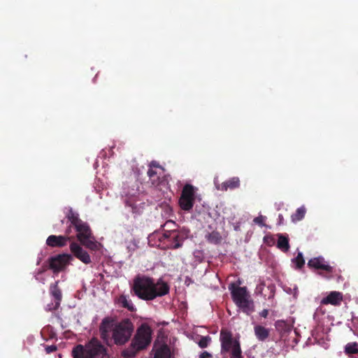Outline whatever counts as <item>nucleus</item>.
<instances>
[{
	"label": "nucleus",
	"instance_id": "obj_1",
	"mask_svg": "<svg viewBox=\"0 0 358 358\" xmlns=\"http://www.w3.org/2000/svg\"><path fill=\"white\" fill-rule=\"evenodd\" d=\"M169 286L166 282H155L151 278L137 276L134 280L132 290L136 296L145 301H151L158 296H162L169 292Z\"/></svg>",
	"mask_w": 358,
	"mask_h": 358
},
{
	"label": "nucleus",
	"instance_id": "obj_2",
	"mask_svg": "<svg viewBox=\"0 0 358 358\" xmlns=\"http://www.w3.org/2000/svg\"><path fill=\"white\" fill-rule=\"evenodd\" d=\"M153 331L147 323H142L136 329L129 346L123 351L126 357H134L136 354L146 349L151 343Z\"/></svg>",
	"mask_w": 358,
	"mask_h": 358
},
{
	"label": "nucleus",
	"instance_id": "obj_3",
	"mask_svg": "<svg viewBox=\"0 0 358 358\" xmlns=\"http://www.w3.org/2000/svg\"><path fill=\"white\" fill-rule=\"evenodd\" d=\"M72 356L73 358H108L106 347L96 338H92L85 345L75 346Z\"/></svg>",
	"mask_w": 358,
	"mask_h": 358
},
{
	"label": "nucleus",
	"instance_id": "obj_4",
	"mask_svg": "<svg viewBox=\"0 0 358 358\" xmlns=\"http://www.w3.org/2000/svg\"><path fill=\"white\" fill-rule=\"evenodd\" d=\"M229 289L231 291L233 301L243 313L250 315L255 311L254 301L245 287L231 283L229 286Z\"/></svg>",
	"mask_w": 358,
	"mask_h": 358
},
{
	"label": "nucleus",
	"instance_id": "obj_5",
	"mask_svg": "<svg viewBox=\"0 0 358 358\" xmlns=\"http://www.w3.org/2000/svg\"><path fill=\"white\" fill-rule=\"evenodd\" d=\"M220 341L221 343V354H229L231 358H243L240 343L236 338H234L232 333L222 329L220 334Z\"/></svg>",
	"mask_w": 358,
	"mask_h": 358
},
{
	"label": "nucleus",
	"instance_id": "obj_6",
	"mask_svg": "<svg viewBox=\"0 0 358 358\" xmlns=\"http://www.w3.org/2000/svg\"><path fill=\"white\" fill-rule=\"evenodd\" d=\"M134 325L130 319L125 318L115 323L113 328L112 338L117 345L127 343L134 332Z\"/></svg>",
	"mask_w": 358,
	"mask_h": 358
},
{
	"label": "nucleus",
	"instance_id": "obj_7",
	"mask_svg": "<svg viewBox=\"0 0 358 358\" xmlns=\"http://www.w3.org/2000/svg\"><path fill=\"white\" fill-rule=\"evenodd\" d=\"M197 188L191 184H185L182 189L178 203L180 208L184 210L189 212L195 203L196 198Z\"/></svg>",
	"mask_w": 358,
	"mask_h": 358
},
{
	"label": "nucleus",
	"instance_id": "obj_8",
	"mask_svg": "<svg viewBox=\"0 0 358 358\" xmlns=\"http://www.w3.org/2000/svg\"><path fill=\"white\" fill-rule=\"evenodd\" d=\"M308 266L313 270H320L321 271L318 273L327 279H331L336 275V269L330 266L322 256L309 259Z\"/></svg>",
	"mask_w": 358,
	"mask_h": 358
},
{
	"label": "nucleus",
	"instance_id": "obj_9",
	"mask_svg": "<svg viewBox=\"0 0 358 358\" xmlns=\"http://www.w3.org/2000/svg\"><path fill=\"white\" fill-rule=\"evenodd\" d=\"M74 229L76 232V238L83 246H97L96 238L87 222H83Z\"/></svg>",
	"mask_w": 358,
	"mask_h": 358
},
{
	"label": "nucleus",
	"instance_id": "obj_10",
	"mask_svg": "<svg viewBox=\"0 0 358 358\" xmlns=\"http://www.w3.org/2000/svg\"><path fill=\"white\" fill-rule=\"evenodd\" d=\"M73 259V257L69 254H59L50 257L48 259V268L54 273L64 271Z\"/></svg>",
	"mask_w": 358,
	"mask_h": 358
},
{
	"label": "nucleus",
	"instance_id": "obj_11",
	"mask_svg": "<svg viewBox=\"0 0 358 358\" xmlns=\"http://www.w3.org/2000/svg\"><path fill=\"white\" fill-rule=\"evenodd\" d=\"M114 322V319L110 317H106L102 320L99 326V332L103 340L107 341L110 338V331H113L115 324Z\"/></svg>",
	"mask_w": 358,
	"mask_h": 358
},
{
	"label": "nucleus",
	"instance_id": "obj_12",
	"mask_svg": "<svg viewBox=\"0 0 358 358\" xmlns=\"http://www.w3.org/2000/svg\"><path fill=\"white\" fill-rule=\"evenodd\" d=\"M73 237H70L68 234L65 236L51 235L46 240L48 246H65L68 241H70Z\"/></svg>",
	"mask_w": 358,
	"mask_h": 358
},
{
	"label": "nucleus",
	"instance_id": "obj_13",
	"mask_svg": "<svg viewBox=\"0 0 358 358\" xmlns=\"http://www.w3.org/2000/svg\"><path fill=\"white\" fill-rule=\"evenodd\" d=\"M343 299V296L341 292L333 291L322 299L321 303L323 305L331 304L333 306H339Z\"/></svg>",
	"mask_w": 358,
	"mask_h": 358
},
{
	"label": "nucleus",
	"instance_id": "obj_14",
	"mask_svg": "<svg viewBox=\"0 0 358 358\" xmlns=\"http://www.w3.org/2000/svg\"><path fill=\"white\" fill-rule=\"evenodd\" d=\"M59 280L51 284L50 286V293L55 300V303L53 309H57L60 305V302L62 299V294L60 288L58 286Z\"/></svg>",
	"mask_w": 358,
	"mask_h": 358
},
{
	"label": "nucleus",
	"instance_id": "obj_15",
	"mask_svg": "<svg viewBox=\"0 0 358 358\" xmlns=\"http://www.w3.org/2000/svg\"><path fill=\"white\" fill-rule=\"evenodd\" d=\"M73 255L85 264L91 263V257L83 248H71Z\"/></svg>",
	"mask_w": 358,
	"mask_h": 358
},
{
	"label": "nucleus",
	"instance_id": "obj_16",
	"mask_svg": "<svg viewBox=\"0 0 358 358\" xmlns=\"http://www.w3.org/2000/svg\"><path fill=\"white\" fill-rule=\"evenodd\" d=\"M254 332L257 340L262 342L265 341L270 336L269 329L259 324L254 327Z\"/></svg>",
	"mask_w": 358,
	"mask_h": 358
},
{
	"label": "nucleus",
	"instance_id": "obj_17",
	"mask_svg": "<svg viewBox=\"0 0 358 358\" xmlns=\"http://www.w3.org/2000/svg\"><path fill=\"white\" fill-rule=\"evenodd\" d=\"M240 185V180L238 178H232L222 183L221 187L220 188L222 191H227L228 189H235L238 187Z\"/></svg>",
	"mask_w": 358,
	"mask_h": 358
},
{
	"label": "nucleus",
	"instance_id": "obj_18",
	"mask_svg": "<svg viewBox=\"0 0 358 358\" xmlns=\"http://www.w3.org/2000/svg\"><path fill=\"white\" fill-rule=\"evenodd\" d=\"M66 217L71 222V226H73V227H77L78 224L84 222L80 219L79 215L74 212L72 208L69 210V212L66 214Z\"/></svg>",
	"mask_w": 358,
	"mask_h": 358
},
{
	"label": "nucleus",
	"instance_id": "obj_19",
	"mask_svg": "<svg viewBox=\"0 0 358 358\" xmlns=\"http://www.w3.org/2000/svg\"><path fill=\"white\" fill-rule=\"evenodd\" d=\"M171 350L167 345H163L155 352L154 358H170Z\"/></svg>",
	"mask_w": 358,
	"mask_h": 358
},
{
	"label": "nucleus",
	"instance_id": "obj_20",
	"mask_svg": "<svg viewBox=\"0 0 358 358\" xmlns=\"http://www.w3.org/2000/svg\"><path fill=\"white\" fill-rule=\"evenodd\" d=\"M119 303L122 306V307L127 308L131 312H134L136 310V308L134 306L133 303L131 300H129L126 296L121 295L118 299Z\"/></svg>",
	"mask_w": 358,
	"mask_h": 358
},
{
	"label": "nucleus",
	"instance_id": "obj_21",
	"mask_svg": "<svg viewBox=\"0 0 358 358\" xmlns=\"http://www.w3.org/2000/svg\"><path fill=\"white\" fill-rule=\"evenodd\" d=\"M148 176L152 185L157 186L159 185L160 177L156 170L154 169H149L148 171Z\"/></svg>",
	"mask_w": 358,
	"mask_h": 358
},
{
	"label": "nucleus",
	"instance_id": "obj_22",
	"mask_svg": "<svg viewBox=\"0 0 358 358\" xmlns=\"http://www.w3.org/2000/svg\"><path fill=\"white\" fill-rule=\"evenodd\" d=\"M206 237L208 243L213 245L220 244L222 239L220 234L217 231L209 233L206 236Z\"/></svg>",
	"mask_w": 358,
	"mask_h": 358
},
{
	"label": "nucleus",
	"instance_id": "obj_23",
	"mask_svg": "<svg viewBox=\"0 0 358 358\" xmlns=\"http://www.w3.org/2000/svg\"><path fill=\"white\" fill-rule=\"evenodd\" d=\"M344 352L348 355L358 354V343L357 342L347 343L345 346Z\"/></svg>",
	"mask_w": 358,
	"mask_h": 358
},
{
	"label": "nucleus",
	"instance_id": "obj_24",
	"mask_svg": "<svg viewBox=\"0 0 358 358\" xmlns=\"http://www.w3.org/2000/svg\"><path fill=\"white\" fill-rule=\"evenodd\" d=\"M292 262L294 265V268L296 269H301L302 267H303L305 264V260L303 257L302 252H299L297 256L295 258L292 259Z\"/></svg>",
	"mask_w": 358,
	"mask_h": 358
},
{
	"label": "nucleus",
	"instance_id": "obj_25",
	"mask_svg": "<svg viewBox=\"0 0 358 358\" xmlns=\"http://www.w3.org/2000/svg\"><path fill=\"white\" fill-rule=\"evenodd\" d=\"M306 213V210L303 206L296 209V212L292 215V220L293 222H298L301 220Z\"/></svg>",
	"mask_w": 358,
	"mask_h": 358
},
{
	"label": "nucleus",
	"instance_id": "obj_26",
	"mask_svg": "<svg viewBox=\"0 0 358 358\" xmlns=\"http://www.w3.org/2000/svg\"><path fill=\"white\" fill-rule=\"evenodd\" d=\"M275 246H289L288 236L285 234H277V244Z\"/></svg>",
	"mask_w": 358,
	"mask_h": 358
},
{
	"label": "nucleus",
	"instance_id": "obj_27",
	"mask_svg": "<svg viewBox=\"0 0 358 358\" xmlns=\"http://www.w3.org/2000/svg\"><path fill=\"white\" fill-rule=\"evenodd\" d=\"M264 242L267 246H274L277 243V234H267L264 237Z\"/></svg>",
	"mask_w": 358,
	"mask_h": 358
},
{
	"label": "nucleus",
	"instance_id": "obj_28",
	"mask_svg": "<svg viewBox=\"0 0 358 358\" xmlns=\"http://www.w3.org/2000/svg\"><path fill=\"white\" fill-rule=\"evenodd\" d=\"M210 341L211 338L209 336H202L198 342V345L201 348H205L208 346Z\"/></svg>",
	"mask_w": 358,
	"mask_h": 358
},
{
	"label": "nucleus",
	"instance_id": "obj_29",
	"mask_svg": "<svg viewBox=\"0 0 358 358\" xmlns=\"http://www.w3.org/2000/svg\"><path fill=\"white\" fill-rule=\"evenodd\" d=\"M194 257L196 261H197L198 262H201L203 260V259L205 258V255H204L203 250H200V249L195 250L194 252Z\"/></svg>",
	"mask_w": 358,
	"mask_h": 358
},
{
	"label": "nucleus",
	"instance_id": "obj_30",
	"mask_svg": "<svg viewBox=\"0 0 358 358\" xmlns=\"http://www.w3.org/2000/svg\"><path fill=\"white\" fill-rule=\"evenodd\" d=\"M268 290H269V294L268 296V299H271L274 296L275 294V287L273 285H268L267 287Z\"/></svg>",
	"mask_w": 358,
	"mask_h": 358
},
{
	"label": "nucleus",
	"instance_id": "obj_31",
	"mask_svg": "<svg viewBox=\"0 0 358 358\" xmlns=\"http://www.w3.org/2000/svg\"><path fill=\"white\" fill-rule=\"evenodd\" d=\"M57 350V348L56 345H48L46 346L45 348V351L47 353H51V352H55L56 350Z\"/></svg>",
	"mask_w": 358,
	"mask_h": 358
},
{
	"label": "nucleus",
	"instance_id": "obj_32",
	"mask_svg": "<svg viewBox=\"0 0 358 358\" xmlns=\"http://www.w3.org/2000/svg\"><path fill=\"white\" fill-rule=\"evenodd\" d=\"M264 217L263 216H259L254 219V222L261 226L264 225Z\"/></svg>",
	"mask_w": 358,
	"mask_h": 358
},
{
	"label": "nucleus",
	"instance_id": "obj_33",
	"mask_svg": "<svg viewBox=\"0 0 358 358\" xmlns=\"http://www.w3.org/2000/svg\"><path fill=\"white\" fill-rule=\"evenodd\" d=\"M199 358H212V355L206 351H204L199 355Z\"/></svg>",
	"mask_w": 358,
	"mask_h": 358
},
{
	"label": "nucleus",
	"instance_id": "obj_34",
	"mask_svg": "<svg viewBox=\"0 0 358 358\" xmlns=\"http://www.w3.org/2000/svg\"><path fill=\"white\" fill-rule=\"evenodd\" d=\"M264 286H265V285H264V284H261V285H259L257 289L258 292H259L262 295H263L264 297H266V294H264V293L263 292V291H264Z\"/></svg>",
	"mask_w": 358,
	"mask_h": 358
},
{
	"label": "nucleus",
	"instance_id": "obj_35",
	"mask_svg": "<svg viewBox=\"0 0 358 358\" xmlns=\"http://www.w3.org/2000/svg\"><path fill=\"white\" fill-rule=\"evenodd\" d=\"M154 168H159V169H162V168L160 166H159L156 162L153 161L150 164L149 169H154Z\"/></svg>",
	"mask_w": 358,
	"mask_h": 358
},
{
	"label": "nucleus",
	"instance_id": "obj_36",
	"mask_svg": "<svg viewBox=\"0 0 358 358\" xmlns=\"http://www.w3.org/2000/svg\"><path fill=\"white\" fill-rule=\"evenodd\" d=\"M259 315L261 317L266 318L268 315V310L267 309H264L260 312Z\"/></svg>",
	"mask_w": 358,
	"mask_h": 358
},
{
	"label": "nucleus",
	"instance_id": "obj_37",
	"mask_svg": "<svg viewBox=\"0 0 358 358\" xmlns=\"http://www.w3.org/2000/svg\"><path fill=\"white\" fill-rule=\"evenodd\" d=\"M54 306L55 305H53L52 303L48 304L47 306L46 310L48 311L55 310V309H53Z\"/></svg>",
	"mask_w": 358,
	"mask_h": 358
},
{
	"label": "nucleus",
	"instance_id": "obj_38",
	"mask_svg": "<svg viewBox=\"0 0 358 358\" xmlns=\"http://www.w3.org/2000/svg\"><path fill=\"white\" fill-rule=\"evenodd\" d=\"M70 246L77 247V246H80V245L78 244H77L76 243L72 242L70 243Z\"/></svg>",
	"mask_w": 358,
	"mask_h": 358
},
{
	"label": "nucleus",
	"instance_id": "obj_39",
	"mask_svg": "<svg viewBox=\"0 0 358 358\" xmlns=\"http://www.w3.org/2000/svg\"><path fill=\"white\" fill-rule=\"evenodd\" d=\"M282 249V250L285 252H287L289 250V248L288 247H286V248H280Z\"/></svg>",
	"mask_w": 358,
	"mask_h": 358
},
{
	"label": "nucleus",
	"instance_id": "obj_40",
	"mask_svg": "<svg viewBox=\"0 0 358 358\" xmlns=\"http://www.w3.org/2000/svg\"><path fill=\"white\" fill-rule=\"evenodd\" d=\"M173 246L179 247V246H181V244L177 241V242L175 243V245Z\"/></svg>",
	"mask_w": 358,
	"mask_h": 358
},
{
	"label": "nucleus",
	"instance_id": "obj_41",
	"mask_svg": "<svg viewBox=\"0 0 358 358\" xmlns=\"http://www.w3.org/2000/svg\"><path fill=\"white\" fill-rule=\"evenodd\" d=\"M177 237H178V236H177V235H176V234H174V236H173V238L174 239H176V238H177Z\"/></svg>",
	"mask_w": 358,
	"mask_h": 358
},
{
	"label": "nucleus",
	"instance_id": "obj_42",
	"mask_svg": "<svg viewBox=\"0 0 358 358\" xmlns=\"http://www.w3.org/2000/svg\"><path fill=\"white\" fill-rule=\"evenodd\" d=\"M90 248L92 250V249H94V248L90 247Z\"/></svg>",
	"mask_w": 358,
	"mask_h": 358
}]
</instances>
